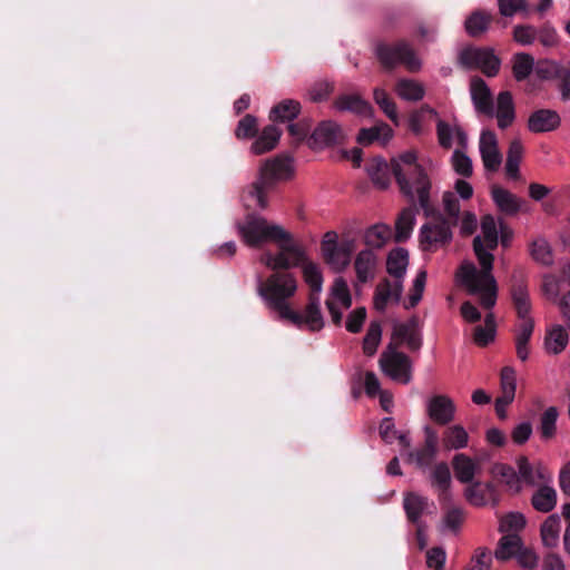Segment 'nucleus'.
<instances>
[{"mask_svg": "<svg viewBox=\"0 0 570 570\" xmlns=\"http://www.w3.org/2000/svg\"><path fill=\"white\" fill-rule=\"evenodd\" d=\"M239 234L246 245L261 247L264 243L276 244L278 252H265L261 263L273 272L288 271L297 267L305 258V249L282 226L271 224L262 216L248 214L243 224H238Z\"/></svg>", "mask_w": 570, "mask_h": 570, "instance_id": "f257e3e1", "label": "nucleus"}, {"mask_svg": "<svg viewBox=\"0 0 570 570\" xmlns=\"http://www.w3.org/2000/svg\"><path fill=\"white\" fill-rule=\"evenodd\" d=\"M473 250L481 266L478 269L473 264H464L461 266V278L463 285L472 295H480V304L491 309L498 297V284L492 274L494 255L484 246L480 236L473 239Z\"/></svg>", "mask_w": 570, "mask_h": 570, "instance_id": "f03ea898", "label": "nucleus"}, {"mask_svg": "<svg viewBox=\"0 0 570 570\" xmlns=\"http://www.w3.org/2000/svg\"><path fill=\"white\" fill-rule=\"evenodd\" d=\"M392 174L400 187V191L409 199L414 200V187L417 194L419 206L425 216L433 214V206L430 202L431 181L417 164V156L414 151H405L391 160Z\"/></svg>", "mask_w": 570, "mask_h": 570, "instance_id": "7ed1b4c3", "label": "nucleus"}, {"mask_svg": "<svg viewBox=\"0 0 570 570\" xmlns=\"http://www.w3.org/2000/svg\"><path fill=\"white\" fill-rule=\"evenodd\" d=\"M510 295L513 307L520 323L515 328V352L520 361L524 362L529 357V342L533 334L534 321L530 316L531 301L528 291V281L525 272L518 267L514 268L510 277Z\"/></svg>", "mask_w": 570, "mask_h": 570, "instance_id": "20e7f679", "label": "nucleus"}, {"mask_svg": "<svg viewBox=\"0 0 570 570\" xmlns=\"http://www.w3.org/2000/svg\"><path fill=\"white\" fill-rule=\"evenodd\" d=\"M297 291V279L288 271L274 272L266 279L258 281L257 293L266 306L283 320H298V312L289 306V299Z\"/></svg>", "mask_w": 570, "mask_h": 570, "instance_id": "39448f33", "label": "nucleus"}, {"mask_svg": "<svg viewBox=\"0 0 570 570\" xmlns=\"http://www.w3.org/2000/svg\"><path fill=\"white\" fill-rule=\"evenodd\" d=\"M293 175L289 157H276L266 160L261 167L259 177L249 188V195L255 199L256 205L265 209L268 206L267 193L274 188L278 180L289 179Z\"/></svg>", "mask_w": 570, "mask_h": 570, "instance_id": "423d86ee", "label": "nucleus"}, {"mask_svg": "<svg viewBox=\"0 0 570 570\" xmlns=\"http://www.w3.org/2000/svg\"><path fill=\"white\" fill-rule=\"evenodd\" d=\"M429 217L433 219L423 224L420 228L419 242L423 252H435L438 247L445 246L451 243L453 234L450 219L440 214L433 207V214Z\"/></svg>", "mask_w": 570, "mask_h": 570, "instance_id": "0eeeda50", "label": "nucleus"}, {"mask_svg": "<svg viewBox=\"0 0 570 570\" xmlns=\"http://www.w3.org/2000/svg\"><path fill=\"white\" fill-rule=\"evenodd\" d=\"M375 53L380 63L387 70L394 69L399 63L404 65L412 72L420 69V60L404 40L393 45L381 42L376 46Z\"/></svg>", "mask_w": 570, "mask_h": 570, "instance_id": "6e6552de", "label": "nucleus"}, {"mask_svg": "<svg viewBox=\"0 0 570 570\" xmlns=\"http://www.w3.org/2000/svg\"><path fill=\"white\" fill-rule=\"evenodd\" d=\"M459 63L465 69H480L487 77L499 73L501 60L491 48L466 47L459 53Z\"/></svg>", "mask_w": 570, "mask_h": 570, "instance_id": "1a4fd4ad", "label": "nucleus"}, {"mask_svg": "<svg viewBox=\"0 0 570 570\" xmlns=\"http://www.w3.org/2000/svg\"><path fill=\"white\" fill-rule=\"evenodd\" d=\"M343 140L342 127L333 120H323L315 127L307 144L311 148H322L340 145Z\"/></svg>", "mask_w": 570, "mask_h": 570, "instance_id": "9d476101", "label": "nucleus"}, {"mask_svg": "<svg viewBox=\"0 0 570 570\" xmlns=\"http://www.w3.org/2000/svg\"><path fill=\"white\" fill-rule=\"evenodd\" d=\"M479 149L484 168L488 171H498L502 163L498 138L494 131L483 130L480 136Z\"/></svg>", "mask_w": 570, "mask_h": 570, "instance_id": "9b49d317", "label": "nucleus"}, {"mask_svg": "<svg viewBox=\"0 0 570 570\" xmlns=\"http://www.w3.org/2000/svg\"><path fill=\"white\" fill-rule=\"evenodd\" d=\"M455 412L456 406L448 395H434L428 401L426 413L439 425L450 424L455 417Z\"/></svg>", "mask_w": 570, "mask_h": 570, "instance_id": "f8f14e48", "label": "nucleus"}, {"mask_svg": "<svg viewBox=\"0 0 570 570\" xmlns=\"http://www.w3.org/2000/svg\"><path fill=\"white\" fill-rule=\"evenodd\" d=\"M381 366L393 380L403 384L411 381V362L406 354L393 351L386 358L382 356Z\"/></svg>", "mask_w": 570, "mask_h": 570, "instance_id": "ddd939ff", "label": "nucleus"}, {"mask_svg": "<svg viewBox=\"0 0 570 570\" xmlns=\"http://www.w3.org/2000/svg\"><path fill=\"white\" fill-rule=\"evenodd\" d=\"M438 432L432 426L426 425L424 428V444L415 451H410V460L414 461L419 468L430 466L438 454Z\"/></svg>", "mask_w": 570, "mask_h": 570, "instance_id": "4468645a", "label": "nucleus"}, {"mask_svg": "<svg viewBox=\"0 0 570 570\" xmlns=\"http://www.w3.org/2000/svg\"><path fill=\"white\" fill-rule=\"evenodd\" d=\"M471 99L479 114L492 117L494 115L493 98L487 82L474 76L470 82Z\"/></svg>", "mask_w": 570, "mask_h": 570, "instance_id": "2eb2a0df", "label": "nucleus"}, {"mask_svg": "<svg viewBox=\"0 0 570 570\" xmlns=\"http://www.w3.org/2000/svg\"><path fill=\"white\" fill-rule=\"evenodd\" d=\"M298 320H288L292 324L302 328L304 325L312 332H317L323 328L324 321L320 307V295L309 293L308 303L303 314L298 313Z\"/></svg>", "mask_w": 570, "mask_h": 570, "instance_id": "dca6fc26", "label": "nucleus"}, {"mask_svg": "<svg viewBox=\"0 0 570 570\" xmlns=\"http://www.w3.org/2000/svg\"><path fill=\"white\" fill-rule=\"evenodd\" d=\"M561 118L551 109H538L528 119V129L534 134L553 131L559 128Z\"/></svg>", "mask_w": 570, "mask_h": 570, "instance_id": "f3484780", "label": "nucleus"}, {"mask_svg": "<svg viewBox=\"0 0 570 570\" xmlns=\"http://www.w3.org/2000/svg\"><path fill=\"white\" fill-rule=\"evenodd\" d=\"M410 203L411 205L409 207L403 208L396 218L394 235L396 243L406 242L410 238L415 226V216L419 213V208L415 204V199Z\"/></svg>", "mask_w": 570, "mask_h": 570, "instance_id": "a211bd4d", "label": "nucleus"}, {"mask_svg": "<svg viewBox=\"0 0 570 570\" xmlns=\"http://www.w3.org/2000/svg\"><path fill=\"white\" fill-rule=\"evenodd\" d=\"M376 267L377 256L372 249H363L357 254L354 262V268L357 281L360 283L365 284L373 279L375 276Z\"/></svg>", "mask_w": 570, "mask_h": 570, "instance_id": "6ab92c4d", "label": "nucleus"}, {"mask_svg": "<svg viewBox=\"0 0 570 570\" xmlns=\"http://www.w3.org/2000/svg\"><path fill=\"white\" fill-rule=\"evenodd\" d=\"M493 20L494 17L490 12L482 9L473 10L464 21L465 32L472 38H479L489 30Z\"/></svg>", "mask_w": 570, "mask_h": 570, "instance_id": "aec40b11", "label": "nucleus"}, {"mask_svg": "<svg viewBox=\"0 0 570 570\" xmlns=\"http://www.w3.org/2000/svg\"><path fill=\"white\" fill-rule=\"evenodd\" d=\"M393 137V129L386 122H377L370 128H361L357 134V142L368 146L375 141L385 145Z\"/></svg>", "mask_w": 570, "mask_h": 570, "instance_id": "412c9836", "label": "nucleus"}, {"mask_svg": "<svg viewBox=\"0 0 570 570\" xmlns=\"http://www.w3.org/2000/svg\"><path fill=\"white\" fill-rule=\"evenodd\" d=\"M302 110L299 101L284 99L274 105L269 111V120L273 122H292L298 117Z\"/></svg>", "mask_w": 570, "mask_h": 570, "instance_id": "4be33fe9", "label": "nucleus"}, {"mask_svg": "<svg viewBox=\"0 0 570 570\" xmlns=\"http://www.w3.org/2000/svg\"><path fill=\"white\" fill-rule=\"evenodd\" d=\"M335 108L341 111H351L358 116H371L373 107L360 95H341L336 98Z\"/></svg>", "mask_w": 570, "mask_h": 570, "instance_id": "5701e85b", "label": "nucleus"}, {"mask_svg": "<svg viewBox=\"0 0 570 570\" xmlns=\"http://www.w3.org/2000/svg\"><path fill=\"white\" fill-rule=\"evenodd\" d=\"M367 174L372 183L380 189H386L390 186L392 166L382 157H374L367 165Z\"/></svg>", "mask_w": 570, "mask_h": 570, "instance_id": "b1692460", "label": "nucleus"}, {"mask_svg": "<svg viewBox=\"0 0 570 570\" xmlns=\"http://www.w3.org/2000/svg\"><path fill=\"white\" fill-rule=\"evenodd\" d=\"M282 130L275 125H267L263 128L261 135L252 144V151L255 155H263L273 150L278 144Z\"/></svg>", "mask_w": 570, "mask_h": 570, "instance_id": "393cba45", "label": "nucleus"}, {"mask_svg": "<svg viewBox=\"0 0 570 570\" xmlns=\"http://www.w3.org/2000/svg\"><path fill=\"white\" fill-rule=\"evenodd\" d=\"M336 233L327 232L322 240L321 249L325 262L331 265L334 269L341 272L345 269L348 264L344 263V258L338 249L335 247Z\"/></svg>", "mask_w": 570, "mask_h": 570, "instance_id": "a878e982", "label": "nucleus"}, {"mask_svg": "<svg viewBox=\"0 0 570 570\" xmlns=\"http://www.w3.org/2000/svg\"><path fill=\"white\" fill-rule=\"evenodd\" d=\"M468 484L464 490V497L470 504L475 507L485 505L488 499L492 498L495 493V488L491 482L472 481Z\"/></svg>", "mask_w": 570, "mask_h": 570, "instance_id": "bb28decb", "label": "nucleus"}, {"mask_svg": "<svg viewBox=\"0 0 570 570\" xmlns=\"http://www.w3.org/2000/svg\"><path fill=\"white\" fill-rule=\"evenodd\" d=\"M515 118L513 97L510 91H501L497 97V120L501 129L512 125Z\"/></svg>", "mask_w": 570, "mask_h": 570, "instance_id": "cd10ccee", "label": "nucleus"}, {"mask_svg": "<svg viewBox=\"0 0 570 570\" xmlns=\"http://www.w3.org/2000/svg\"><path fill=\"white\" fill-rule=\"evenodd\" d=\"M491 195L494 204L502 213L514 215L520 210L521 200L511 191L500 186H493Z\"/></svg>", "mask_w": 570, "mask_h": 570, "instance_id": "c85d7f7f", "label": "nucleus"}, {"mask_svg": "<svg viewBox=\"0 0 570 570\" xmlns=\"http://www.w3.org/2000/svg\"><path fill=\"white\" fill-rule=\"evenodd\" d=\"M404 510L406 518L411 523L422 522L421 515L428 511L430 503L426 497L410 492L404 498Z\"/></svg>", "mask_w": 570, "mask_h": 570, "instance_id": "c756f323", "label": "nucleus"}, {"mask_svg": "<svg viewBox=\"0 0 570 570\" xmlns=\"http://www.w3.org/2000/svg\"><path fill=\"white\" fill-rule=\"evenodd\" d=\"M455 478L461 483H471L478 471L476 463L466 454L458 453L452 459Z\"/></svg>", "mask_w": 570, "mask_h": 570, "instance_id": "7c9ffc66", "label": "nucleus"}, {"mask_svg": "<svg viewBox=\"0 0 570 570\" xmlns=\"http://www.w3.org/2000/svg\"><path fill=\"white\" fill-rule=\"evenodd\" d=\"M409 265V252L403 247L392 249L386 258V271L394 278H404Z\"/></svg>", "mask_w": 570, "mask_h": 570, "instance_id": "2f4dec72", "label": "nucleus"}, {"mask_svg": "<svg viewBox=\"0 0 570 570\" xmlns=\"http://www.w3.org/2000/svg\"><path fill=\"white\" fill-rule=\"evenodd\" d=\"M524 148L520 139H513L507 153L505 174L508 178L518 180L520 179V163L523 158Z\"/></svg>", "mask_w": 570, "mask_h": 570, "instance_id": "473e14b6", "label": "nucleus"}, {"mask_svg": "<svg viewBox=\"0 0 570 570\" xmlns=\"http://www.w3.org/2000/svg\"><path fill=\"white\" fill-rule=\"evenodd\" d=\"M469 434L466 430L460 425L448 426L443 431L442 444L446 450H461L468 446Z\"/></svg>", "mask_w": 570, "mask_h": 570, "instance_id": "72a5a7b5", "label": "nucleus"}, {"mask_svg": "<svg viewBox=\"0 0 570 570\" xmlns=\"http://www.w3.org/2000/svg\"><path fill=\"white\" fill-rule=\"evenodd\" d=\"M532 507L539 512H550L557 504V492L552 487L541 485L531 498Z\"/></svg>", "mask_w": 570, "mask_h": 570, "instance_id": "f704fd0d", "label": "nucleus"}, {"mask_svg": "<svg viewBox=\"0 0 570 570\" xmlns=\"http://www.w3.org/2000/svg\"><path fill=\"white\" fill-rule=\"evenodd\" d=\"M521 548V538L517 533H508L499 540L494 554L498 560L507 561L515 557Z\"/></svg>", "mask_w": 570, "mask_h": 570, "instance_id": "c9c22d12", "label": "nucleus"}, {"mask_svg": "<svg viewBox=\"0 0 570 570\" xmlns=\"http://www.w3.org/2000/svg\"><path fill=\"white\" fill-rule=\"evenodd\" d=\"M559 411L556 406H550L540 416L538 432L542 441L548 442L557 434V420Z\"/></svg>", "mask_w": 570, "mask_h": 570, "instance_id": "e433bc0d", "label": "nucleus"}, {"mask_svg": "<svg viewBox=\"0 0 570 570\" xmlns=\"http://www.w3.org/2000/svg\"><path fill=\"white\" fill-rule=\"evenodd\" d=\"M397 96L407 101H419L423 99L425 89L422 83L413 79L402 78L395 85Z\"/></svg>", "mask_w": 570, "mask_h": 570, "instance_id": "4c0bfd02", "label": "nucleus"}, {"mask_svg": "<svg viewBox=\"0 0 570 570\" xmlns=\"http://www.w3.org/2000/svg\"><path fill=\"white\" fill-rule=\"evenodd\" d=\"M303 278L309 286L311 293L320 295L323 285V275L317 264L308 261L307 256L301 262Z\"/></svg>", "mask_w": 570, "mask_h": 570, "instance_id": "58836bf2", "label": "nucleus"}, {"mask_svg": "<svg viewBox=\"0 0 570 570\" xmlns=\"http://www.w3.org/2000/svg\"><path fill=\"white\" fill-rule=\"evenodd\" d=\"M561 520L557 514L549 515L542 523L540 534L544 547L556 548L559 543Z\"/></svg>", "mask_w": 570, "mask_h": 570, "instance_id": "ea45409f", "label": "nucleus"}, {"mask_svg": "<svg viewBox=\"0 0 570 570\" xmlns=\"http://www.w3.org/2000/svg\"><path fill=\"white\" fill-rule=\"evenodd\" d=\"M432 484L438 488L440 500H446L451 485V472L445 462L438 463L431 473Z\"/></svg>", "mask_w": 570, "mask_h": 570, "instance_id": "a19ab883", "label": "nucleus"}, {"mask_svg": "<svg viewBox=\"0 0 570 570\" xmlns=\"http://www.w3.org/2000/svg\"><path fill=\"white\" fill-rule=\"evenodd\" d=\"M568 341L567 331L561 325H556L547 332L544 338L546 350L549 353L559 354L566 348Z\"/></svg>", "mask_w": 570, "mask_h": 570, "instance_id": "79ce46f5", "label": "nucleus"}, {"mask_svg": "<svg viewBox=\"0 0 570 570\" xmlns=\"http://www.w3.org/2000/svg\"><path fill=\"white\" fill-rule=\"evenodd\" d=\"M515 371L505 366L501 371V391L502 395L498 397V404H510L514 400L515 395Z\"/></svg>", "mask_w": 570, "mask_h": 570, "instance_id": "37998d69", "label": "nucleus"}, {"mask_svg": "<svg viewBox=\"0 0 570 570\" xmlns=\"http://www.w3.org/2000/svg\"><path fill=\"white\" fill-rule=\"evenodd\" d=\"M534 59L530 53L517 52L512 58V73L517 81L525 80L533 70Z\"/></svg>", "mask_w": 570, "mask_h": 570, "instance_id": "c03bdc74", "label": "nucleus"}, {"mask_svg": "<svg viewBox=\"0 0 570 570\" xmlns=\"http://www.w3.org/2000/svg\"><path fill=\"white\" fill-rule=\"evenodd\" d=\"M491 473L493 476L500 479L501 482L505 483L515 493L521 491L520 478L517 471L505 463H495Z\"/></svg>", "mask_w": 570, "mask_h": 570, "instance_id": "a18cd8bd", "label": "nucleus"}, {"mask_svg": "<svg viewBox=\"0 0 570 570\" xmlns=\"http://www.w3.org/2000/svg\"><path fill=\"white\" fill-rule=\"evenodd\" d=\"M391 237V229L385 224L368 227L364 234V243L371 248H382Z\"/></svg>", "mask_w": 570, "mask_h": 570, "instance_id": "49530a36", "label": "nucleus"}, {"mask_svg": "<svg viewBox=\"0 0 570 570\" xmlns=\"http://www.w3.org/2000/svg\"><path fill=\"white\" fill-rule=\"evenodd\" d=\"M517 465L520 481L522 480L529 485H535L538 482L546 480L544 471L541 469L534 470L527 456H519L517 460Z\"/></svg>", "mask_w": 570, "mask_h": 570, "instance_id": "de8ad7c7", "label": "nucleus"}, {"mask_svg": "<svg viewBox=\"0 0 570 570\" xmlns=\"http://www.w3.org/2000/svg\"><path fill=\"white\" fill-rule=\"evenodd\" d=\"M312 120L309 118H302L296 122H289L287 126V131L292 137V145L294 147L299 146L304 140H308L311 136Z\"/></svg>", "mask_w": 570, "mask_h": 570, "instance_id": "09e8293b", "label": "nucleus"}, {"mask_svg": "<svg viewBox=\"0 0 570 570\" xmlns=\"http://www.w3.org/2000/svg\"><path fill=\"white\" fill-rule=\"evenodd\" d=\"M382 337V327L380 322H371L366 335L363 340V352L367 356H373L376 353L377 346Z\"/></svg>", "mask_w": 570, "mask_h": 570, "instance_id": "8fccbe9b", "label": "nucleus"}, {"mask_svg": "<svg viewBox=\"0 0 570 570\" xmlns=\"http://www.w3.org/2000/svg\"><path fill=\"white\" fill-rule=\"evenodd\" d=\"M373 97L375 102L382 109V111L394 122L397 125V110L396 105L393 99L390 98L387 92L384 89L375 88L373 92Z\"/></svg>", "mask_w": 570, "mask_h": 570, "instance_id": "3c124183", "label": "nucleus"}, {"mask_svg": "<svg viewBox=\"0 0 570 570\" xmlns=\"http://www.w3.org/2000/svg\"><path fill=\"white\" fill-rule=\"evenodd\" d=\"M390 299H393L392 283L389 278H383L375 288L373 303L379 312H384Z\"/></svg>", "mask_w": 570, "mask_h": 570, "instance_id": "603ef678", "label": "nucleus"}, {"mask_svg": "<svg viewBox=\"0 0 570 570\" xmlns=\"http://www.w3.org/2000/svg\"><path fill=\"white\" fill-rule=\"evenodd\" d=\"M530 254L535 262L542 265L549 266L553 263L551 247L543 238L533 240L530 247Z\"/></svg>", "mask_w": 570, "mask_h": 570, "instance_id": "864d4df0", "label": "nucleus"}, {"mask_svg": "<svg viewBox=\"0 0 570 570\" xmlns=\"http://www.w3.org/2000/svg\"><path fill=\"white\" fill-rule=\"evenodd\" d=\"M442 202L444 212L446 214L445 218L450 219L451 225L456 226L459 224L461 208L455 193L449 190L444 191Z\"/></svg>", "mask_w": 570, "mask_h": 570, "instance_id": "5fc2aeb1", "label": "nucleus"}, {"mask_svg": "<svg viewBox=\"0 0 570 570\" xmlns=\"http://www.w3.org/2000/svg\"><path fill=\"white\" fill-rule=\"evenodd\" d=\"M426 283V272L420 271L413 282V286L410 291L409 301L404 303V308L411 309L415 307L422 299V295Z\"/></svg>", "mask_w": 570, "mask_h": 570, "instance_id": "6e6d98bb", "label": "nucleus"}, {"mask_svg": "<svg viewBox=\"0 0 570 570\" xmlns=\"http://www.w3.org/2000/svg\"><path fill=\"white\" fill-rule=\"evenodd\" d=\"M481 230L489 249L498 247V230L495 219L491 215H485L481 219Z\"/></svg>", "mask_w": 570, "mask_h": 570, "instance_id": "4d7b16f0", "label": "nucleus"}, {"mask_svg": "<svg viewBox=\"0 0 570 570\" xmlns=\"http://www.w3.org/2000/svg\"><path fill=\"white\" fill-rule=\"evenodd\" d=\"M257 119L253 115L244 116L239 121L235 129V136L238 139H249L254 138L257 135Z\"/></svg>", "mask_w": 570, "mask_h": 570, "instance_id": "13d9d810", "label": "nucleus"}, {"mask_svg": "<svg viewBox=\"0 0 570 570\" xmlns=\"http://www.w3.org/2000/svg\"><path fill=\"white\" fill-rule=\"evenodd\" d=\"M537 28L532 24H517L512 31L513 40L521 46H531L537 39Z\"/></svg>", "mask_w": 570, "mask_h": 570, "instance_id": "bf43d9fd", "label": "nucleus"}, {"mask_svg": "<svg viewBox=\"0 0 570 570\" xmlns=\"http://www.w3.org/2000/svg\"><path fill=\"white\" fill-rule=\"evenodd\" d=\"M452 167L454 171L462 177H471L473 174L472 160L461 150H455L452 155Z\"/></svg>", "mask_w": 570, "mask_h": 570, "instance_id": "052dcab7", "label": "nucleus"}, {"mask_svg": "<svg viewBox=\"0 0 570 570\" xmlns=\"http://www.w3.org/2000/svg\"><path fill=\"white\" fill-rule=\"evenodd\" d=\"M537 39L546 48H553L559 43V36L556 28L550 23L546 22L537 28Z\"/></svg>", "mask_w": 570, "mask_h": 570, "instance_id": "680f3d73", "label": "nucleus"}, {"mask_svg": "<svg viewBox=\"0 0 570 570\" xmlns=\"http://www.w3.org/2000/svg\"><path fill=\"white\" fill-rule=\"evenodd\" d=\"M525 525V519L521 513L511 512L504 515L500 521V532L510 533L522 530Z\"/></svg>", "mask_w": 570, "mask_h": 570, "instance_id": "e2e57ef3", "label": "nucleus"}, {"mask_svg": "<svg viewBox=\"0 0 570 570\" xmlns=\"http://www.w3.org/2000/svg\"><path fill=\"white\" fill-rule=\"evenodd\" d=\"M430 114L432 116H438V112L435 109L430 107L429 105H423L419 110L413 111L410 115L409 118V127L410 130L415 134L420 135L423 131V122H424V114Z\"/></svg>", "mask_w": 570, "mask_h": 570, "instance_id": "0e129e2a", "label": "nucleus"}, {"mask_svg": "<svg viewBox=\"0 0 570 570\" xmlns=\"http://www.w3.org/2000/svg\"><path fill=\"white\" fill-rule=\"evenodd\" d=\"M499 12L502 17L511 18L518 12H528L527 0H498Z\"/></svg>", "mask_w": 570, "mask_h": 570, "instance_id": "69168bd1", "label": "nucleus"}, {"mask_svg": "<svg viewBox=\"0 0 570 570\" xmlns=\"http://www.w3.org/2000/svg\"><path fill=\"white\" fill-rule=\"evenodd\" d=\"M366 320V309L365 307H357L355 308L347 317L346 321V330L350 333H358L363 324Z\"/></svg>", "mask_w": 570, "mask_h": 570, "instance_id": "338daca9", "label": "nucleus"}, {"mask_svg": "<svg viewBox=\"0 0 570 570\" xmlns=\"http://www.w3.org/2000/svg\"><path fill=\"white\" fill-rule=\"evenodd\" d=\"M556 77L560 80L559 89L563 101L570 99V67H560L556 71Z\"/></svg>", "mask_w": 570, "mask_h": 570, "instance_id": "774afa93", "label": "nucleus"}]
</instances>
